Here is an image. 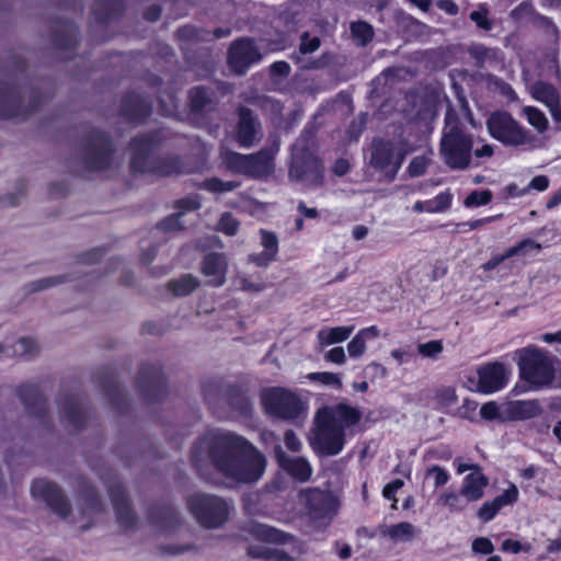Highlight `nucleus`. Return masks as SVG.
<instances>
[{"label":"nucleus","instance_id":"obj_1","mask_svg":"<svg viewBox=\"0 0 561 561\" xmlns=\"http://www.w3.org/2000/svg\"><path fill=\"white\" fill-rule=\"evenodd\" d=\"M192 460L204 470L211 465L224 476L242 483H253L264 473L266 459L245 438L231 432L213 431L193 446Z\"/></svg>","mask_w":561,"mask_h":561},{"label":"nucleus","instance_id":"obj_2","mask_svg":"<svg viewBox=\"0 0 561 561\" xmlns=\"http://www.w3.org/2000/svg\"><path fill=\"white\" fill-rule=\"evenodd\" d=\"M362 413L345 403L319 409L314 426L309 434V444L320 456L337 455L345 444L344 428L357 424Z\"/></svg>","mask_w":561,"mask_h":561},{"label":"nucleus","instance_id":"obj_3","mask_svg":"<svg viewBox=\"0 0 561 561\" xmlns=\"http://www.w3.org/2000/svg\"><path fill=\"white\" fill-rule=\"evenodd\" d=\"M472 148V136L465 133L457 113L448 108L439 147L443 161L454 170H465L471 163Z\"/></svg>","mask_w":561,"mask_h":561},{"label":"nucleus","instance_id":"obj_4","mask_svg":"<svg viewBox=\"0 0 561 561\" xmlns=\"http://www.w3.org/2000/svg\"><path fill=\"white\" fill-rule=\"evenodd\" d=\"M317 144L311 130H304L293 145L291 163L288 176L291 181L308 186H320L323 183V167L316 154Z\"/></svg>","mask_w":561,"mask_h":561},{"label":"nucleus","instance_id":"obj_5","mask_svg":"<svg viewBox=\"0 0 561 561\" xmlns=\"http://www.w3.org/2000/svg\"><path fill=\"white\" fill-rule=\"evenodd\" d=\"M278 151L279 142L275 140L271 146L255 153L242 154L231 150H222L220 157L225 167L231 172L261 180L274 173L275 157Z\"/></svg>","mask_w":561,"mask_h":561},{"label":"nucleus","instance_id":"obj_6","mask_svg":"<svg viewBox=\"0 0 561 561\" xmlns=\"http://www.w3.org/2000/svg\"><path fill=\"white\" fill-rule=\"evenodd\" d=\"M486 128L491 137L505 146L529 148L539 146L538 138L506 111L491 113L486 119Z\"/></svg>","mask_w":561,"mask_h":561},{"label":"nucleus","instance_id":"obj_7","mask_svg":"<svg viewBox=\"0 0 561 561\" xmlns=\"http://www.w3.org/2000/svg\"><path fill=\"white\" fill-rule=\"evenodd\" d=\"M520 376L534 388L548 386L554 379V358L548 353L528 346L516 352Z\"/></svg>","mask_w":561,"mask_h":561},{"label":"nucleus","instance_id":"obj_8","mask_svg":"<svg viewBox=\"0 0 561 561\" xmlns=\"http://www.w3.org/2000/svg\"><path fill=\"white\" fill-rule=\"evenodd\" d=\"M261 399L268 415L286 421H295L305 414L306 407L293 391L273 387L262 391Z\"/></svg>","mask_w":561,"mask_h":561},{"label":"nucleus","instance_id":"obj_9","mask_svg":"<svg viewBox=\"0 0 561 561\" xmlns=\"http://www.w3.org/2000/svg\"><path fill=\"white\" fill-rule=\"evenodd\" d=\"M188 507L197 522L206 528H218L229 517L232 506L219 496L196 494L188 501Z\"/></svg>","mask_w":561,"mask_h":561},{"label":"nucleus","instance_id":"obj_10","mask_svg":"<svg viewBox=\"0 0 561 561\" xmlns=\"http://www.w3.org/2000/svg\"><path fill=\"white\" fill-rule=\"evenodd\" d=\"M299 501L308 510L313 520L331 522L337 514L340 500L332 491L307 488L299 492Z\"/></svg>","mask_w":561,"mask_h":561},{"label":"nucleus","instance_id":"obj_11","mask_svg":"<svg viewBox=\"0 0 561 561\" xmlns=\"http://www.w3.org/2000/svg\"><path fill=\"white\" fill-rule=\"evenodd\" d=\"M405 153L393 141L377 139L371 144L369 163L388 180L392 181L401 168Z\"/></svg>","mask_w":561,"mask_h":561},{"label":"nucleus","instance_id":"obj_12","mask_svg":"<svg viewBox=\"0 0 561 561\" xmlns=\"http://www.w3.org/2000/svg\"><path fill=\"white\" fill-rule=\"evenodd\" d=\"M262 59V54L253 38L241 37L233 41L227 51L229 69L238 75H244L249 68Z\"/></svg>","mask_w":561,"mask_h":561},{"label":"nucleus","instance_id":"obj_13","mask_svg":"<svg viewBox=\"0 0 561 561\" xmlns=\"http://www.w3.org/2000/svg\"><path fill=\"white\" fill-rule=\"evenodd\" d=\"M32 497L45 505L59 517L65 518L70 513V505L60 488L51 481L36 479L31 486Z\"/></svg>","mask_w":561,"mask_h":561},{"label":"nucleus","instance_id":"obj_14","mask_svg":"<svg viewBox=\"0 0 561 561\" xmlns=\"http://www.w3.org/2000/svg\"><path fill=\"white\" fill-rule=\"evenodd\" d=\"M261 138V123L247 107L239 108L236 140L243 148L252 147Z\"/></svg>","mask_w":561,"mask_h":561},{"label":"nucleus","instance_id":"obj_15","mask_svg":"<svg viewBox=\"0 0 561 561\" xmlns=\"http://www.w3.org/2000/svg\"><path fill=\"white\" fill-rule=\"evenodd\" d=\"M477 390L493 393L502 389L507 381V370L503 364L490 363L478 369Z\"/></svg>","mask_w":561,"mask_h":561},{"label":"nucleus","instance_id":"obj_16","mask_svg":"<svg viewBox=\"0 0 561 561\" xmlns=\"http://www.w3.org/2000/svg\"><path fill=\"white\" fill-rule=\"evenodd\" d=\"M112 147L102 133L92 135L87 147L88 165L92 170H103L110 165Z\"/></svg>","mask_w":561,"mask_h":561},{"label":"nucleus","instance_id":"obj_17","mask_svg":"<svg viewBox=\"0 0 561 561\" xmlns=\"http://www.w3.org/2000/svg\"><path fill=\"white\" fill-rule=\"evenodd\" d=\"M112 503L116 514V522L124 530L133 529L137 525V517L129 506L125 492L121 484L110 488Z\"/></svg>","mask_w":561,"mask_h":561},{"label":"nucleus","instance_id":"obj_18","mask_svg":"<svg viewBox=\"0 0 561 561\" xmlns=\"http://www.w3.org/2000/svg\"><path fill=\"white\" fill-rule=\"evenodd\" d=\"M542 408L538 400H516L504 403L506 421H525L539 416Z\"/></svg>","mask_w":561,"mask_h":561},{"label":"nucleus","instance_id":"obj_19","mask_svg":"<svg viewBox=\"0 0 561 561\" xmlns=\"http://www.w3.org/2000/svg\"><path fill=\"white\" fill-rule=\"evenodd\" d=\"M228 260L225 254L209 253L205 255L202 263V273L209 277V284L221 286L226 280Z\"/></svg>","mask_w":561,"mask_h":561},{"label":"nucleus","instance_id":"obj_20","mask_svg":"<svg viewBox=\"0 0 561 561\" xmlns=\"http://www.w3.org/2000/svg\"><path fill=\"white\" fill-rule=\"evenodd\" d=\"M249 531L255 539L268 543L283 545L293 541L294 548L297 549V553H302L301 545L295 540L293 536L274 527L263 524H252L249 528Z\"/></svg>","mask_w":561,"mask_h":561},{"label":"nucleus","instance_id":"obj_21","mask_svg":"<svg viewBox=\"0 0 561 561\" xmlns=\"http://www.w3.org/2000/svg\"><path fill=\"white\" fill-rule=\"evenodd\" d=\"M518 490L512 484L501 495L496 496L492 501H488L482 504L477 515L483 523L490 522L499 513V511L506 505L513 504L517 501Z\"/></svg>","mask_w":561,"mask_h":561},{"label":"nucleus","instance_id":"obj_22","mask_svg":"<svg viewBox=\"0 0 561 561\" xmlns=\"http://www.w3.org/2000/svg\"><path fill=\"white\" fill-rule=\"evenodd\" d=\"M530 93L534 99L545 103L549 107L556 121H561L560 96L551 84L536 82L530 87Z\"/></svg>","mask_w":561,"mask_h":561},{"label":"nucleus","instance_id":"obj_23","mask_svg":"<svg viewBox=\"0 0 561 561\" xmlns=\"http://www.w3.org/2000/svg\"><path fill=\"white\" fill-rule=\"evenodd\" d=\"M278 461L284 470H286L293 478L301 482L308 481L312 474L311 466L307 459L302 457L290 458L287 457L284 453H279Z\"/></svg>","mask_w":561,"mask_h":561},{"label":"nucleus","instance_id":"obj_24","mask_svg":"<svg viewBox=\"0 0 561 561\" xmlns=\"http://www.w3.org/2000/svg\"><path fill=\"white\" fill-rule=\"evenodd\" d=\"M18 394L23 401L28 414L42 416L45 413V401L35 386L22 385L18 388Z\"/></svg>","mask_w":561,"mask_h":561},{"label":"nucleus","instance_id":"obj_25","mask_svg":"<svg viewBox=\"0 0 561 561\" xmlns=\"http://www.w3.org/2000/svg\"><path fill=\"white\" fill-rule=\"evenodd\" d=\"M489 484V479L482 471H476L468 474L461 485V494L470 502L479 501L484 495V489Z\"/></svg>","mask_w":561,"mask_h":561},{"label":"nucleus","instance_id":"obj_26","mask_svg":"<svg viewBox=\"0 0 561 561\" xmlns=\"http://www.w3.org/2000/svg\"><path fill=\"white\" fill-rule=\"evenodd\" d=\"M20 93L9 84L0 83V117L11 118L20 114Z\"/></svg>","mask_w":561,"mask_h":561},{"label":"nucleus","instance_id":"obj_27","mask_svg":"<svg viewBox=\"0 0 561 561\" xmlns=\"http://www.w3.org/2000/svg\"><path fill=\"white\" fill-rule=\"evenodd\" d=\"M354 327L324 328L317 333L318 344L321 348L346 341L354 331Z\"/></svg>","mask_w":561,"mask_h":561},{"label":"nucleus","instance_id":"obj_28","mask_svg":"<svg viewBox=\"0 0 561 561\" xmlns=\"http://www.w3.org/2000/svg\"><path fill=\"white\" fill-rule=\"evenodd\" d=\"M540 245L530 239H526L522 241L519 244L510 248L504 254L493 256L488 262H485L481 267L484 271H491L497 267L504 260L510 259L514 255H519L526 253L529 249H539Z\"/></svg>","mask_w":561,"mask_h":561},{"label":"nucleus","instance_id":"obj_29","mask_svg":"<svg viewBox=\"0 0 561 561\" xmlns=\"http://www.w3.org/2000/svg\"><path fill=\"white\" fill-rule=\"evenodd\" d=\"M60 415L62 421L71 430H78L83 425L84 415L78 403L72 399H68L61 404Z\"/></svg>","mask_w":561,"mask_h":561},{"label":"nucleus","instance_id":"obj_30","mask_svg":"<svg viewBox=\"0 0 561 561\" xmlns=\"http://www.w3.org/2000/svg\"><path fill=\"white\" fill-rule=\"evenodd\" d=\"M382 534L393 541H410L419 535V529L409 522L388 526Z\"/></svg>","mask_w":561,"mask_h":561},{"label":"nucleus","instance_id":"obj_31","mask_svg":"<svg viewBox=\"0 0 561 561\" xmlns=\"http://www.w3.org/2000/svg\"><path fill=\"white\" fill-rule=\"evenodd\" d=\"M247 553L253 559H263L265 561H296V558L280 549H267L251 546Z\"/></svg>","mask_w":561,"mask_h":561},{"label":"nucleus","instance_id":"obj_32","mask_svg":"<svg viewBox=\"0 0 561 561\" xmlns=\"http://www.w3.org/2000/svg\"><path fill=\"white\" fill-rule=\"evenodd\" d=\"M199 285L198 279L191 275H182L181 277L176 279H172L168 283V288L170 291H172L175 296H186L190 293H192L194 289H196Z\"/></svg>","mask_w":561,"mask_h":561},{"label":"nucleus","instance_id":"obj_33","mask_svg":"<svg viewBox=\"0 0 561 561\" xmlns=\"http://www.w3.org/2000/svg\"><path fill=\"white\" fill-rule=\"evenodd\" d=\"M124 111L134 119H142L150 113V105L138 95L130 96L124 102Z\"/></svg>","mask_w":561,"mask_h":561},{"label":"nucleus","instance_id":"obj_34","mask_svg":"<svg viewBox=\"0 0 561 561\" xmlns=\"http://www.w3.org/2000/svg\"><path fill=\"white\" fill-rule=\"evenodd\" d=\"M131 148L134 150L131 168L134 170L141 171L142 160L145 159L147 152L150 149V140L148 137L136 138L131 144Z\"/></svg>","mask_w":561,"mask_h":561},{"label":"nucleus","instance_id":"obj_35","mask_svg":"<svg viewBox=\"0 0 561 561\" xmlns=\"http://www.w3.org/2000/svg\"><path fill=\"white\" fill-rule=\"evenodd\" d=\"M523 113L525 114L527 122L531 125L538 133H545L548 129L549 122L545 114L536 107L525 106L523 108Z\"/></svg>","mask_w":561,"mask_h":561},{"label":"nucleus","instance_id":"obj_36","mask_svg":"<svg viewBox=\"0 0 561 561\" xmlns=\"http://www.w3.org/2000/svg\"><path fill=\"white\" fill-rule=\"evenodd\" d=\"M352 36L357 41L358 45H367L374 37V30L370 24L364 21L351 24Z\"/></svg>","mask_w":561,"mask_h":561},{"label":"nucleus","instance_id":"obj_37","mask_svg":"<svg viewBox=\"0 0 561 561\" xmlns=\"http://www.w3.org/2000/svg\"><path fill=\"white\" fill-rule=\"evenodd\" d=\"M438 502L450 511H462L470 503V501L461 494V491L459 493H444L439 496Z\"/></svg>","mask_w":561,"mask_h":561},{"label":"nucleus","instance_id":"obj_38","mask_svg":"<svg viewBox=\"0 0 561 561\" xmlns=\"http://www.w3.org/2000/svg\"><path fill=\"white\" fill-rule=\"evenodd\" d=\"M458 400L456 389L451 386H443L435 390L434 401L439 408H448Z\"/></svg>","mask_w":561,"mask_h":561},{"label":"nucleus","instance_id":"obj_39","mask_svg":"<svg viewBox=\"0 0 561 561\" xmlns=\"http://www.w3.org/2000/svg\"><path fill=\"white\" fill-rule=\"evenodd\" d=\"M240 183L236 181H222L218 178L207 179L203 182L202 186L213 193L231 192L239 187Z\"/></svg>","mask_w":561,"mask_h":561},{"label":"nucleus","instance_id":"obj_40","mask_svg":"<svg viewBox=\"0 0 561 561\" xmlns=\"http://www.w3.org/2000/svg\"><path fill=\"white\" fill-rule=\"evenodd\" d=\"M38 346L30 337H21L13 345V355L19 357H31L37 354Z\"/></svg>","mask_w":561,"mask_h":561},{"label":"nucleus","instance_id":"obj_41","mask_svg":"<svg viewBox=\"0 0 561 561\" xmlns=\"http://www.w3.org/2000/svg\"><path fill=\"white\" fill-rule=\"evenodd\" d=\"M480 415L483 420L486 421L497 420L505 422L506 419H504V403L500 405L495 401L486 402L481 407Z\"/></svg>","mask_w":561,"mask_h":561},{"label":"nucleus","instance_id":"obj_42","mask_svg":"<svg viewBox=\"0 0 561 561\" xmlns=\"http://www.w3.org/2000/svg\"><path fill=\"white\" fill-rule=\"evenodd\" d=\"M443 343L439 340L428 341L417 345V352L424 357L435 359L443 352Z\"/></svg>","mask_w":561,"mask_h":561},{"label":"nucleus","instance_id":"obj_43","mask_svg":"<svg viewBox=\"0 0 561 561\" xmlns=\"http://www.w3.org/2000/svg\"><path fill=\"white\" fill-rule=\"evenodd\" d=\"M308 379L318 381L322 385L334 386L337 389L342 388V381L337 374L334 373H311L308 375Z\"/></svg>","mask_w":561,"mask_h":561},{"label":"nucleus","instance_id":"obj_44","mask_svg":"<svg viewBox=\"0 0 561 561\" xmlns=\"http://www.w3.org/2000/svg\"><path fill=\"white\" fill-rule=\"evenodd\" d=\"M261 244L264 248V251L267 253H272L273 256L276 257L278 252V239L274 232L261 229Z\"/></svg>","mask_w":561,"mask_h":561},{"label":"nucleus","instance_id":"obj_45","mask_svg":"<svg viewBox=\"0 0 561 561\" xmlns=\"http://www.w3.org/2000/svg\"><path fill=\"white\" fill-rule=\"evenodd\" d=\"M191 106L194 111H201L209 102V96L204 88H194L190 92Z\"/></svg>","mask_w":561,"mask_h":561},{"label":"nucleus","instance_id":"obj_46","mask_svg":"<svg viewBox=\"0 0 561 561\" xmlns=\"http://www.w3.org/2000/svg\"><path fill=\"white\" fill-rule=\"evenodd\" d=\"M451 195L449 193H440L431 201H427L428 213H442L449 208Z\"/></svg>","mask_w":561,"mask_h":561},{"label":"nucleus","instance_id":"obj_47","mask_svg":"<svg viewBox=\"0 0 561 561\" xmlns=\"http://www.w3.org/2000/svg\"><path fill=\"white\" fill-rule=\"evenodd\" d=\"M492 199V193L490 191H474L469 194L465 199V206L473 207L486 205Z\"/></svg>","mask_w":561,"mask_h":561},{"label":"nucleus","instance_id":"obj_48","mask_svg":"<svg viewBox=\"0 0 561 561\" xmlns=\"http://www.w3.org/2000/svg\"><path fill=\"white\" fill-rule=\"evenodd\" d=\"M430 158L426 156L414 157L409 164L408 172L412 178L421 176L425 173Z\"/></svg>","mask_w":561,"mask_h":561},{"label":"nucleus","instance_id":"obj_49","mask_svg":"<svg viewBox=\"0 0 561 561\" xmlns=\"http://www.w3.org/2000/svg\"><path fill=\"white\" fill-rule=\"evenodd\" d=\"M320 44L319 37H310L308 32H304L300 36L299 51L304 55L311 54L319 49Z\"/></svg>","mask_w":561,"mask_h":561},{"label":"nucleus","instance_id":"obj_50","mask_svg":"<svg viewBox=\"0 0 561 561\" xmlns=\"http://www.w3.org/2000/svg\"><path fill=\"white\" fill-rule=\"evenodd\" d=\"M255 103L265 112H270L273 115H279L283 106L278 101H275L266 95L257 96Z\"/></svg>","mask_w":561,"mask_h":561},{"label":"nucleus","instance_id":"obj_51","mask_svg":"<svg viewBox=\"0 0 561 561\" xmlns=\"http://www.w3.org/2000/svg\"><path fill=\"white\" fill-rule=\"evenodd\" d=\"M469 55L476 60V64L479 67H482L484 61L492 56V49L483 45L476 44L469 48Z\"/></svg>","mask_w":561,"mask_h":561},{"label":"nucleus","instance_id":"obj_52","mask_svg":"<svg viewBox=\"0 0 561 561\" xmlns=\"http://www.w3.org/2000/svg\"><path fill=\"white\" fill-rule=\"evenodd\" d=\"M470 19L478 27L489 31L492 28V22L488 18V9L480 7L478 10L470 13Z\"/></svg>","mask_w":561,"mask_h":561},{"label":"nucleus","instance_id":"obj_53","mask_svg":"<svg viewBox=\"0 0 561 561\" xmlns=\"http://www.w3.org/2000/svg\"><path fill=\"white\" fill-rule=\"evenodd\" d=\"M366 351V340L357 333L347 344V352L351 357H359Z\"/></svg>","mask_w":561,"mask_h":561},{"label":"nucleus","instance_id":"obj_54","mask_svg":"<svg viewBox=\"0 0 561 561\" xmlns=\"http://www.w3.org/2000/svg\"><path fill=\"white\" fill-rule=\"evenodd\" d=\"M426 477H433L434 478V485L436 488H439L447 483L448 481V474L447 472L439 466H432L426 470Z\"/></svg>","mask_w":561,"mask_h":561},{"label":"nucleus","instance_id":"obj_55","mask_svg":"<svg viewBox=\"0 0 561 561\" xmlns=\"http://www.w3.org/2000/svg\"><path fill=\"white\" fill-rule=\"evenodd\" d=\"M82 497L85 503V510L89 514H95L101 511L100 503L95 497L94 490L92 488H87Z\"/></svg>","mask_w":561,"mask_h":561},{"label":"nucleus","instance_id":"obj_56","mask_svg":"<svg viewBox=\"0 0 561 561\" xmlns=\"http://www.w3.org/2000/svg\"><path fill=\"white\" fill-rule=\"evenodd\" d=\"M477 408L478 403L476 401L465 399L461 407L458 409V415L462 419L474 421Z\"/></svg>","mask_w":561,"mask_h":561},{"label":"nucleus","instance_id":"obj_57","mask_svg":"<svg viewBox=\"0 0 561 561\" xmlns=\"http://www.w3.org/2000/svg\"><path fill=\"white\" fill-rule=\"evenodd\" d=\"M239 227V222L230 215L225 214L219 221V229L226 234H236Z\"/></svg>","mask_w":561,"mask_h":561},{"label":"nucleus","instance_id":"obj_58","mask_svg":"<svg viewBox=\"0 0 561 561\" xmlns=\"http://www.w3.org/2000/svg\"><path fill=\"white\" fill-rule=\"evenodd\" d=\"M65 282L64 276H49L41 278L32 284L33 290H43L54 286H57Z\"/></svg>","mask_w":561,"mask_h":561},{"label":"nucleus","instance_id":"obj_59","mask_svg":"<svg viewBox=\"0 0 561 561\" xmlns=\"http://www.w3.org/2000/svg\"><path fill=\"white\" fill-rule=\"evenodd\" d=\"M472 551L476 553L490 554L494 551V546L489 538L479 537L472 542Z\"/></svg>","mask_w":561,"mask_h":561},{"label":"nucleus","instance_id":"obj_60","mask_svg":"<svg viewBox=\"0 0 561 561\" xmlns=\"http://www.w3.org/2000/svg\"><path fill=\"white\" fill-rule=\"evenodd\" d=\"M162 175L171 176L181 173V165L178 159H169L162 162L159 168Z\"/></svg>","mask_w":561,"mask_h":561},{"label":"nucleus","instance_id":"obj_61","mask_svg":"<svg viewBox=\"0 0 561 561\" xmlns=\"http://www.w3.org/2000/svg\"><path fill=\"white\" fill-rule=\"evenodd\" d=\"M404 482L401 479H396L391 481L390 483L386 484L382 491V494L386 499L392 500V508H396L397 497L394 496V493L403 486Z\"/></svg>","mask_w":561,"mask_h":561},{"label":"nucleus","instance_id":"obj_62","mask_svg":"<svg viewBox=\"0 0 561 561\" xmlns=\"http://www.w3.org/2000/svg\"><path fill=\"white\" fill-rule=\"evenodd\" d=\"M324 358L331 363L343 365L346 362V355L345 351L342 346H336L332 350H330L325 355Z\"/></svg>","mask_w":561,"mask_h":561},{"label":"nucleus","instance_id":"obj_63","mask_svg":"<svg viewBox=\"0 0 561 561\" xmlns=\"http://www.w3.org/2000/svg\"><path fill=\"white\" fill-rule=\"evenodd\" d=\"M276 257L272 255V253H267L265 251L249 255V261L256 264L260 267H267L270 263L275 261Z\"/></svg>","mask_w":561,"mask_h":561},{"label":"nucleus","instance_id":"obj_64","mask_svg":"<svg viewBox=\"0 0 561 561\" xmlns=\"http://www.w3.org/2000/svg\"><path fill=\"white\" fill-rule=\"evenodd\" d=\"M284 442L286 447L294 453H298L301 449V442L291 430L285 432Z\"/></svg>","mask_w":561,"mask_h":561}]
</instances>
